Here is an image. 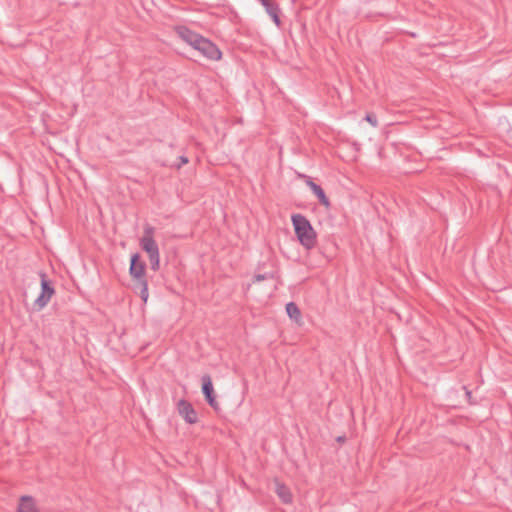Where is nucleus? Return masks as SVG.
I'll use <instances>...</instances> for the list:
<instances>
[{
    "label": "nucleus",
    "mask_w": 512,
    "mask_h": 512,
    "mask_svg": "<svg viewBox=\"0 0 512 512\" xmlns=\"http://www.w3.org/2000/svg\"><path fill=\"white\" fill-rule=\"evenodd\" d=\"M179 160H180V163H178V164L176 165V168H177V169L181 168V166H182V165H184V164L188 163V158H187L186 156H180V157H179Z\"/></svg>",
    "instance_id": "17"
},
{
    "label": "nucleus",
    "mask_w": 512,
    "mask_h": 512,
    "mask_svg": "<svg viewBox=\"0 0 512 512\" xmlns=\"http://www.w3.org/2000/svg\"><path fill=\"white\" fill-rule=\"evenodd\" d=\"M178 36L195 50L199 51L203 56L210 60H220L222 52L216 44L200 34L190 30L186 26H178L176 28Z\"/></svg>",
    "instance_id": "1"
},
{
    "label": "nucleus",
    "mask_w": 512,
    "mask_h": 512,
    "mask_svg": "<svg viewBox=\"0 0 512 512\" xmlns=\"http://www.w3.org/2000/svg\"><path fill=\"white\" fill-rule=\"evenodd\" d=\"M154 228L148 226L144 230V236L140 240L141 248L148 254L150 268L157 271L160 266L159 248L153 238Z\"/></svg>",
    "instance_id": "4"
},
{
    "label": "nucleus",
    "mask_w": 512,
    "mask_h": 512,
    "mask_svg": "<svg viewBox=\"0 0 512 512\" xmlns=\"http://www.w3.org/2000/svg\"><path fill=\"white\" fill-rule=\"evenodd\" d=\"M177 410L187 423L194 424L198 421L197 413L190 402L184 399L179 400Z\"/></svg>",
    "instance_id": "7"
},
{
    "label": "nucleus",
    "mask_w": 512,
    "mask_h": 512,
    "mask_svg": "<svg viewBox=\"0 0 512 512\" xmlns=\"http://www.w3.org/2000/svg\"><path fill=\"white\" fill-rule=\"evenodd\" d=\"M276 493L283 503L289 504L292 502V494L284 484L276 483Z\"/></svg>",
    "instance_id": "10"
},
{
    "label": "nucleus",
    "mask_w": 512,
    "mask_h": 512,
    "mask_svg": "<svg viewBox=\"0 0 512 512\" xmlns=\"http://www.w3.org/2000/svg\"><path fill=\"white\" fill-rule=\"evenodd\" d=\"M365 120L370 123L373 127L378 126L377 117L374 113H367L365 116Z\"/></svg>",
    "instance_id": "16"
},
{
    "label": "nucleus",
    "mask_w": 512,
    "mask_h": 512,
    "mask_svg": "<svg viewBox=\"0 0 512 512\" xmlns=\"http://www.w3.org/2000/svg\"><path fill=\"white\" fill-rule=\"evenodd\" d=\"M306 183L310 187L312 192L316 195L320 204H322L326 208H329L331 204L322 187L313 182L311 179H309Z\"/></svg>",
    "instance_id": "8"
},
{
    "label": "nucleus",
    "mask_w": 512,
    "mask_h": 512,
    "mask_svg": "<svg viewBox=\"0 0 512 512\" xmlns=\"http://www.w3.org/2000/svg\"><path fill=\"white\" fill-rule=\"evenodd\" d=\"M202 381V393L205 397L207 403L215 410H219V403L216 400L215 391L213 388V383L211 376L209 374H205L201 378Z\"/></svg>",
    "instance_id": "6"
},
{
    "label": "nucleus",
    "mask_w": 512,
    "mask_h": 512,
    "mask_svg": "<svg viewBox=\"0 0 512 512\" xmlns=\"http://www.w3.org/2000/svg\"><path fill=\"white\" fill-rule=\"evenodd\" d=\"M286 312L288 316L294 320L296 323H299L301 320V311L295 302H289L286 304Z\"/></svg>",
    "instance_id": "11"
},
{
    "label": "nucleus",
    "mask_w": 512,
    "mask_h": 512,
    "mask_svg": "<svg viewBox=\"0 0 512 512\" xmlns=\"http://www.w3.org/2000/svg\"><path fill=\"white\" fill-rule=\"evenodd\" d=\"M17 512H38L33 497L28 495L21 496Z\"/></svg>",
    "instance_id": "9"
},
{
    "label": "nucleus",
    "mask_w": 512,
    "mask_h": 512,
    "mask_svg": "<svg viewBox=\"0 0 512 512\" xmlns=\"http://www.w3.org/2000/svg\"><path fill=\"white\" fill-rule=\"evenodd\" d=\"M291 221L295 234L306 249H312L316 245V232L310 221L302 214H293Z\"/></svg>",
    "instance_id": "3"
},
{
    "label": "nucleus",
    "mask_w": 512,
    "mask_h": 512,
    "mask_svg": "<svg viewBox=\"0 0 512 512\" xmlns=\"http://www.w3.org/2000/svg\"><path fill=\"white\" fill-rule=\"evenodd\" d=\"M274 273H265V274H255L253 277V283H257L266 279H273Z\"/></svg>",
    "instance_id": "13"
},
{
    "label": "nucleus",
    "mask_w": 512,
    "mask_h": 512,
    "mask_svg": "<svg viewBox=\"0 0 512 512\" xmlns=\"http://www.w3.org/2000/svg\"><path fill=\"white\" fill-rule=\"evenodd\" d=\"M129 273L134 281L133 289L135 292L139 293L142 301L146 303L149 297L148 282L146 279V264L140 260V255L138 253L131 256Z\"/></svg>",
    "instance_id": "2"
},
{
    "label": "nucleus",
    "mask_w": 512,
    "mask_h": 512,
    "mask_svg": "<svg viewBox=\"0 0 512 512\" xmlns=\"http://www.w3.org/2000/svg\"><path fill=\"white\" fill-rule=\"evenodd\" d=\"M268 15L272 18L273 22L275 23V25L277 27L281 26L282 22L280 19V8L271 12V14H268Z\"/></svg>",
    "instance_id": "15"
},
{
    "label": "nucleus",
    "mask_w": 512,
    "mask_h": 512,
    "mask_svg": "<svg viewBox=\"0 0 512 512\" xmlns=\"http://www.w3.org/2000/svg\"><path fill=\"white\" fill-rule=\"evenodd\" d=\"M463 389L465 390V394H466V397H467L469 403L472 404V401H471V399H472L471 391L468 390L465 386L463 387Z\"/></svg>",
    "instance_id": "18"
},
{
    "label": "nucleus",
    "mask_w": 512,
    "mask_h": 512,
    "mask_svg": "<svg viewBox=\"0 0 512 512\" xmlns=\"http://www.w3.org/2000/svg\"><path fill=\"white\" fill-rule=\"evenodd\" d=\"M263 7L265 8V11L267 14H271V12L279 9V5L274 2L273 0H259Z\"/></svg>",
    "instance_id": "12"
},
{
    "label": "nucleus",
    "mask_w": 512,
    "mask_h": 512,
    "mask_svg": "<svg viewBox=\"0 0 512 512\" xmlns=\"http://www.w3.org/2000/svg\"><path fill=\"white\" fill-rule=\"evenodd\" d=\"M39 275L41 278V293L33 303L35 311H41L55 294V289L51 281L47 279L46 273L40 272Z\"/></svg>",
    "instance_id": "5"
},
{
    "label": "nucleus",
    "mask_w": 512,
    "mask_h": 512,
    "mask_svg": "<svg viewBox=\"0 0 512 512\" xmlns=\"http://www.w3.org/2000/svg\"><path fill=\"white\" fill-rule=\"evenodd\" d=\"M268 15L272 18L273 22L275 23V25L277 27L281 26L282 22L280 19V8L271 12V14H268Z\"/></svg>",
    "instance_id": "14"
}]
</instances>
